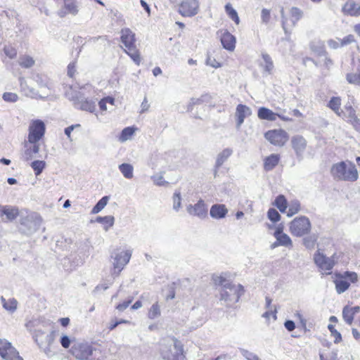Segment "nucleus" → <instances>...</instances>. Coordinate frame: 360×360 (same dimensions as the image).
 I'll list each match as a JSON object with an SVG mask.
<instances>
[{"mask_svg":"<svg viewBox=\"0 0 360 360\" xmlns=\"http://www.w3.org/2000/svg\"><path fill=\"white\" fill-rule=\"evenodd\" d=\"M97 223L103 224L105 225H113L115 222V218L112 216H105L103 217H98L95 221Z\"/></svg>","mask_w":360,"mask_h":360,"instance_id":"obj_47","label":"nucleus"},{"mask_svg":"<svg viewBox=\"0 0 360 360\" xmlns=\"http://www.w3.org/2000/svg\"><path fill=\"white\" fill-rule=\"evenodd\" d=\"M213 281L215 285H220L222 288H224V285L227 283H231L229 282L223 276H214Z\"/></svg>","mask_w":360,"mask_h":360,"instance_id":"obj_56","label":"nucleus"},{"mask_svg":"<svg viewBox=\"0 0 360 360\" xmlns=\"http://www.w3.org/2000/svg\"><path fill=\"white\" fill-rule=\"evenodd\" d=\"M64 9L68 11V13L72 15H76L78 13V6L75 0H65Z\"/></svg>","mask_w":360,"mask_h":360,"instance_id":"obj_32","label":"nucleus"},{"mask_svg":"<svg viewBox=\"0 0 360 360\" xmlns=\"http://www.w3.org/2000/svg\"><path fill=\"white\" fill-rule=\"evenodd\" d=\"M264 136L271 143L278 146H283L288 141L287 133L282 129L269 131Z\"/></svg>","mask_w":360,"mask_h":360,"instance_id":"obj_10","label":"nucleus"},{"mask_svg":"<svg viewBox=\"0 0 360 360\" xmlns=\"http://www.w3.org/2000/svg\"><path fill=\"white\" fill-rule=\"evenodd\" d=\"M292 147L297 157H302L307 146L305 139L300 135L294 136L291 139Z\"/></svg>","mask_w":360,"mask_h":360,"instance_id":"obj_16","label":"nucleus"},{"mask_svg":"<svg viewBox=\"0 0 360 360\" xmlns=\"http://www.w3.org/2000/svg\"><path fill=\"white\" fill-rule=\"evenodd\" d=\"M1 302L4 309L10 314L14 313L18 308V301L15 298L6 300L3 296L0 298Z\"/></svg>","mask_w":360,"mask_h":360,"instance_id":"obj_25","label":"nucleus"},{"mask_svg":"<svg viewBox=\"0 0 360 360\" xmlns=\"http://www.w3.org/2000/svg\"><path fill=\"white\" fill-rule=\"evenodd\" d=\"M1 356L5 360H23L20 356L19 353L15 347L11 345L5 354H1Z\"/></svg>","mask_w":360,"mask_h":360,"instance_id":"obj_28","label":"nucleus"},{"mask_svg":"<svg viewBox=\"0 0 360 360\" xmlns=\"http://www.w3.org/2000/svg\"><path fill=\"white\" fill-rule=\"evenodd\" d=\"M262 57L263 62L260 63V66L263 68L264 73L271 75L274 68L271 56L268 53H262Z\"/></svg>","mask_w":360,"mask_h":360,"instance_id":"obj_23","label":"nucleus"},{"mask_svg":"<svg viewBox=\"0 0 360 360\" xmlns=\"http://www.w3.org/2000/svg\"><path fill=\"white\" fill-rule=\"evenodd\" d=\"M342 278H349L352 283H356L358 280L357 274L352 271H345L342 275Z\"/></svg>","mask_w":360,"mask_h":360,"instance_id":"obj_61","label":"nucleus"},{"mask_svg":"<svg viewBox=\"0 0 360 360\" xmlns=\"http://www.w3.org/2000/svg\"><path fill=\"white\" fill-rule=\"evenodd\" d=\"M310 49L318 55H321L324 52L323 44L320 41H311L310 43Z\"/></svg>","mask_w":360,"mask_h":360,"instance_id":"obj_42","label":"nucleus"},{"mask_svg":"<svg viewBox=\"0 0 360 360\" xmlns=\"http://www.w3.org/2000/svg\"><path fill=\"white\" fill-rule=\"evenodd\" d=\"M121 41L125 48L129 50H133L135 46V34L129 28H124L121 30Z\"/></svg>","mask_w":360,"mask_h":360,"instance_id":"obj_12","label":"nucleus"},{"mask_svg":"<svg viewBox=\"0 0 360 360\" xmlns=\"http://www.w3.org/2000/svg\"><path fill=\"white\" fill-rule=\"evenodd\" d=\"M220 39L223 47L228 51H233L236 46V38L227 31L220 32Z\"/></svg>","mask_w":360,"mask_h":360,"instance_id":"obj_18","label":"nucleus"},{"mask_svg":"<svg viewBox=\"0 0 360 360\" xmlns=\"http://www.w3.org/2000/svg\"><path fill=\"white\" fill-rule=\"evenodd\" d=\"M154 184L157 186H165L168 184V182L164 180V177L162 174H155L151 176Z\"/></svg>","mask_w":360,"mask_h":360,"instance_id":"obj_55","label":"nucleus"},{"mask_svg":"<svg viewBox=\"0 0 360 360\" xmlns=\"http://www.w3.org/2000/svg\"><path fill=\"white\" fill-rule=\"evenodd\" d=\"M232 153L233 150L230 148H226L218 154L215 162V174L217 172V169L228 160Z\"/></svg>","mask_w":360,"mask_h":360,"instance_id":"obj_22","label":"nucleus"},{"mask_svg":"<svg viewBox=\"0 0 360 360\" xmlns=\"http://www.w3.org/2000/svg\"><path fill=\"white\" fill-rule=\"evenodd\" d=\"M331 174L339 181H355L359 174L356 166L350 162H340L332 166Z\"/></svg>","mask_w":360,"mask_h":360,"instance_id":"obj_2","label":"nucleus"},{"mask_svg":"<svg viewBox=\"0 0 360 360\" xmlns=\"http://www.w3.org/2000/svg\"><path fill=\"white\" fill-rule=\"evenodd\" d=\"M19 65L24 68H30L34 65V60L29 56H22L19 58Z\"/></svg>","mask_w":360,"mask_h":360,"instance_id":"obj_36","label":"nucleus"},{"mask_svg":"<svg viewBox=\"0 0 360 360\" xmlns=\"http://www.w3.org/2000/svg\"><path fill=\"white\" fill-rule=\"evenodd\" d=\"M313 259L320 271H322L323 274L326 275H329L331 274L333 266L338 262L339 256L335 252L330 257H327L324 254V250L319 247L314 255Z\"/></svg>","mask_w":360,"mask_h":360,"instance_id":"obj_4","label":"nucleus"},{"mask_svg":"<svg viewBox=\"0 0 360 360\" xmlns=\"http://www.w3.org/2000/svg\"><path fill=\"white\" fill-rule=\"evenodd\" d=\"M240 352L247 360H261L255 354L249 352L248 350L240 349Z\"/></svg>","mask_w":360,"mask_h":360,"instance_id":"obj_53","label":"nucleus"},{"mask_svg":"<svg viewBox=\"0 0 360 360\" xmlns=\"http://www.w3.org/2000/svg\"><path fill=\"white\" fill-rule=\"evenodd\" d=\"M67 96L73 102V105L76 108L90 112H93L96 109L95 101L86 99L79 91H72L71 94L68 93Z\"/></svg>","mask_w":360,"mask_h":360,"instance_id":"obj_8","label":"nucleus"},{"mask_svg":"<svg viewBox=\"0 0 360 360\" xmlns=\"http://www.w3.org/2000/svg\"><path fill=\"white\" fill-rule=\"evenodd\" d=\"M347 79L349 82V83L360 84V72L357 73L347 74Z\"/></svg>","mask_w":360,"mask_h":360,"instance_id":"obj_50","label":"nucleus"},{"mask_svg":"<svg viewBox=\"0 0 360 360\" xmlns=\"http://www.w3.org/2000/svg\"><path fill=\"white\" fill-rule=\"evenodd\" d=\"M274 204L281 212H285L287 200L283 195H280L276 198Z\"/></svg>","mask_w":360,"mask_h":360,"instance_id":"obj_39","label":"nucleus"},{"mask_svg":"<svg viewBox=\"0 0 360 360\" xmlns=\"http://www.w3.org/2000/svg\"><path fill=\"white\" fill-rule=\"evenodd\" d=\"M174 283L168 286V293L166 295V300H173L175 297V287Z\"/></svg>","mask_w":360,"mask_h":360,"instance_id":"obj_63","label":"nucleus"},{"mask_svg":"<svg viewBox=\"0 0 360 360\" xmlns=\"http://www.w3.org/2000/svg\"><path fill=\"white\" fill-rule=\"evenodd\" d=\"M187 212L193 216L199 218H204L207 214V210L203 200H199L195 205H189L187 207Z\"/></svg>","mask_w":360,"mask_h":360,"instance_id":"obj_13","label":"nucleus"},{"mask_svg":"<svg viewBox=\"0 0 360 360\" xmlns=\"http://www.w3.org/2000/svg\"><path fill=\"white\" fill-rule=\"evenodd\" d=\"M280 157L277 154H271L264 161V168L266 171L272 170L278 163Z\"/></svg>","mask_w":360,"mask_h":360,"instance_id":"obj_26","label":"nucleus"},{"mask_svg":"<svg viewBox=\"0 0 360 360\" xmlns=\"http://www.w3.org/2000/svg\"><path fill=\"white\" fill-rule=\"evenodd\" d=\"M4 53L9 58H15L17 56V50L11 45L5 46L4 49Z\"/></svg>","mask_w":360,"mask_h":360,"instance_id":"obj_49","label":"nucleus"},{"mask_svg":"<svg viewBox=\"0 0 360 360\" xmlns=\"http://www.w3.org/2000/svg\"><path fill=\"white\" fill-rule=\"evenodd\" d=\"M161 315L160 306L158 302H155L150 308L148 317L150 319H155Z\"/></svg>","mask_w":360,"mask_h":360,"instance_id":"obj_34","label":"nucleus"},{"mask_svg":"<svg viewBox=\"0 0 360 360\" xmlns=\"http://www.w3.org/2000/svg\"><path fill=\"white\" fill-rule=\"evenodd\" d=\"M251 114L252 110L248 106L243 104L238 105L236 109V117L237 118L236 128L239 129L244 122L245 119L250 116Z\"/></svg>","mask_w":360,"mask_h":360,"instance_id":"obj_14","label":"nucleus"},{"mask_svg":"<svg viewBox=\"0 0 360 360\" xmlns=\"http://www.w3.org/2000/svg\"><path fill=\"white\" fill-rule=\"evenodd\" d=\"M198 7L197 0H184L180 4L179 11L183 16L191 17L197 14Z\"/></svg>","mask_w":360,"mask_h":360,"instance_id":"obj_11","label":"nucleus"},{"mask_svg":"<svg viewBox=\"0 0 360 360\" xmlns=\"http://www.w3.org/2000/svg\"><path fill=\"white\" fill-rule=\"evenodd\" d=\"M344 14L357 17L360 15V2L348 0L342 7Z\"/></svg>","mask_w":360,"mask_h":360,"instance_id":"obj_17","label":"nucleus"},{"mask_svg":"<svg viewBox=\"0 0 360 360\" xmlns=\"http://www.w3.org/2000/svg\"><path fill=\"white\" fill-rule=\"evenodd\" d=\"M225 9L229 16L236 23L239 22V18L236 10L231 6L230 4L225 6Z\"/></svg>","mask_w":360,"mask_h":360,"instance_id":"obj_44","label":"nucleus"},{"mask_svg":"<svg viewBox=\"0 0 360 360\" xmlns=\"http://www.w3.org/2000/svg\"><path fill=\"white\" fill-rule=\"evenodd\" d=\"M160 354L163 360H185L183 345L179 340L172 339L162 345Z\"/></svg>","mask_w":360,"mask_h":360,"instance_id":"obj_3","label":"nucleus"},{"mask_svg":"<svg viewBox=\"0 0 360 360\" xmlns=\"http://www.w3.org/2000/svg\"><path fill=\"white\" fill-rule=\"evenodd\" d=\"M290 15L294 18V23L302 18L303 12L297 7H292L290 9Z\"/></svg>","mask_w":360,"mask_h":360,"instance_id":"obj_52","label":"nucleus"},{"mask_svg":"<svg viewBox=\"0 0 360 360\" xmlns=\"http://www.w3.org/2000/svg\"><path fill=\"white\" fill-rule=\"evenodd\" d=\"M261 18L263 23L267 24L270 20V10L263 8L261 13Z\"/></svg>","mask_w":360,"mask_h":360,"instance_id":"obj_62","label":"nucleus"},{"mask_svg":"<svg viewBox=\"0 0 360 360\" xmlns=\"http://www.w3.org/2000/svg\"><path fill=\"white\" fill-rule=\"evenodd\" d=\"M340 106L341 98L340 97H332L328 104V107L334 111V112L338 116H340L342 113Z\"/></svg>","mask_w":360,"mask_h":360,"instance_id":"obj_29","label":"nucleus"},{"mask_svg":"<svg viewBox=\"0 0 360 360\" xmlns=\"http://www.w3.org/2000/svg\"><path fill=\"white\" fill-rule=\"evenodd\" d=\"M137 128L134 127H127L124 128L122 130L121 134L119 136V141L121 143H124L128 140L131 139L133 135L134 134Z\"/></svg>","mask_w":360,"mask_h":360,"instance_id":"obj_27","label":"nucleus"},{"mask_svg":"<svg viewBox=\"0 0 360 360\" xmlns=\"http://www.w3.org/2000/svg\"><path fill=\"white\" fill-rule=\"evenodd\" d=\"M335 289L338 294L345 292L350 285L349 283L345 280H337L335 281Z\"/></svg>","mask_w":360,"mask_h":360,"instance_id":"obj_38","label":"nucleus"},{"mask_svg":"<svg viewBox=\"0 0 360 360\" xmlns=\"http://www.w3.org/2000/svg\"><path fill=\"white\" fill-rule=\"evenodd\" d=\"M354 314L350 309V307L348 306H346L343 308L342 310V317L345 320V321L351 325L352 323L353 319H354Z\"/></svg>","mask_w":360,"mask_h":360,"instance_id":"obj_41","label":"nucleus"},{"mask_svg":"<svg viewBox=\"0 0 360 360\" xmlns=\"http://www.w3.org/2000/svg\"><path fill=\"white\" fill-rule=\"evenodd\" d=\"M181 206V195L180 193H175L173 196V208L178 211Z\"/></svg>","mask_w":360,"mask_h":360,"instance_id":"obj_58","label":"nucleus"},{"mask_svg":"<svg viewBox=\"0 0 360 360\" xmlns=\"http://www.w3.org/2000/svg\"><path fill=\"white\" fill-rule=\"evenodd\" d=\"M39 323L38 321H30L25 324V327L32 333V338L39 349L46 356H50L53 352L51 347L55 341L57 330L53 329L52 322L43 324V326L46 325L50 327L49 333L44 331Z\"/></svg>","mask_w":360,"mask_h":360,"instance_id":"obj_1","label":"nucleus"},{"mask_svg":"<svg viewBox=\"0 0 360 360\" xmlns=\"http://www.w3.org/2000/svg\"><path fill=\"white\" fill-rule=\"evenodd\" d=\"M11 345V343L7 340L0 339V355L1 354H5Z\"/></svg>","mask_w":360,"mask_h":360,"instance_id":"obj_59","label":"nucleus"},{"mask_svg":"<svg viewBox=\"0 0 360 360\" xmlns=\"http://www.w3.org/2000/svg\"><path fill=\"white\" fill-rule=\"evenodd\" d=\"M96 349L86 342H75L70 349V354L77 360H91Z\"/></svg>","mask_w":360,"mask_h":360,"instance_id":"obj_6","label":"nucleus"},{"mask_svg":"<svg viewBox=\"0 0 360 360\" xmlns=\"http://www.w3.org/2000/svg\"><path fill=\"white\" fill-rule=\"evenodd\" d=\"M45 124L41 120L32 121L29 127L28 141L30 143H37L44 135Z\"/></svg>","mask_w":360,"mask_h":360,"instance_id":"obj_9","label":"nucleus"},{"mask_svg":"<svg viewBox=\"0 0 360 360\" xmlns=\"http://www.w3.org/2000/svg\"><path fill=\"white\" fill-rule=\"evenodd\" d=\"M290 225H310V221L306 217H300L295 218L291 223Z\"/></svg>","mask_w":360,"mask_h":360,"instance_id":"obj_54","label":"nucleus"},{"mask_svg":"<svg viewBox=\"0 0 360 360\" xmlns=\"http://www.w3.org/2000/svg\"><path fill=\"white\" fill-rule=\"evenodd\" d=\"M203 102V96L201 98H192L189 102V104L188 105V111H191L193 110V108L195 105H200Z\"/></svg>","mask_w":360,"mask_h":360,"instance_id":"obj_60","label":"nucleus"},{"mask_svg":"<svg viewBox=\"0 0 360 360\" xmlns=\"http://www.w3.org/2000/svg\"><path fill=\"white\" fill-rule=\"evenodd\" d=\"M131 257V251L129 250L126 251L117 250L112 253L111 257L113 259L112 275L113 276H118L120 275L124 266L129 263Z\"/></svg>","mask_w":360,"mask_h":360,"instance_id":"obj_7","label":"nucleus"},{"mask_svg":"<svg viewBox=\"0 0 360 360\" xmlns=\"http://www.w3.org/2000/svg\"><path fill=\"white\" fill-rule=\"evenodd\" d=\"M132 300H133V298H131L127 301H124L122 303L119 304L116 307V309L120 311L125 310L129 307V304L131 303Z\"/></svg>","mask_w":360,"mask_h":360,"instance_id":"obj_64","label":"nucleus"},{"mask_svg":"<svg viewBox=\"0 0 360 360\" xmlns=\"http://www.w3.org/2000/svg\"><path fill=\"white\" fill-rule=\"evenodd\" d=\"M258 117L261 120H266L269 121H275L277 118L278 114L274 112L269 108L261 107L258 110Z\"/></svg>","mask_w":360,"mask_h":360,"instance_id":"obj_24","label":"nucleus"},{"mask_svg":"<svg viewBox=\"0 0 360 360\" xmlns=\"http://www.w3.org/2000/svg\"><path fill=\"white\" fill-rule=\"evenodd\" d=\"M243 292L244 288L242 285L227 283L224 285V288H221L220 290V300H224L227 305H230L238 302Z\"/></svg>","mask_w":360,"mask_h":360,"instance_id":"obj_5","label":"nucleus"},{"mask_svg":"<svg viewBox=\"0 0 360 360\" xmlns=\"http://www.w3.org/2000/svg\"><path fill=\"white\" fill-rule=\"evenodd\" d=\"M328 328L331 333V335L333 336L335 338V340H334L335 343H339L342 340L341 334L331 324H329Z\"/></svg>","mask_w":360,"mask_h":360,"instance_id":"obj_51","label":"nucleus"},{"mask_svg":"<svg viewBox=\"0 0 360 360\" xmlns=\"http://www.w3.org/2000/svg\"><path fill=\"white\" fill-rule=\"evenodd\" d=\"M60 343L61 345V346L64 348V349H68L70 347L71 343L74 344V342H75V339L73 338L72 339L69 337L68 335H65V334H63L60 338Z\"/></svg>","mask_w":360,"mask_h":360,"instance_id":"obj_45","label":"nucleus"},{"mask_svg":"<svg viewBox=\"0 0 360 360\" xmlns=\"http://www.w3.org/2000/svg\"><path fill=\"white\" fill-rule=\"evenodd\" d=\"M125 52L130 56V58L136 65H139L140 64L141 57L139 51L136 49V46H134L131 51L125 50Z\"/></svg>","mask_w":360,"mask_h":360,"instance_id":"obj_46","label":"nucleus"},{"mask_svg":"<svg viewBox=\"0 0 360 360\" xmlns=\"http://www.w3.org/2000/svg\"><path fill=\"white\" fill-rule=\"evenodd\" d=\"M120 172L127 179H131L133 177L134 167L129 163H122L118 167Z\"/></svg>","mask_w":360,"mask_h":360,"instance_id":"obj_30","label":"nucleus"},{"mask_svg":"<svg viewBox=\"0 0 360 360\" xmlns=\"http://www.w3.org/2000/svg\"><path fill=\"white\" fill-rule=\"evenodd\" d=\"M292 234L296 236H303L310 233L311 226H290Z\"/></svg>","mask_w":360,"mask_h":360,"instance_id":"obj_31","label":"nucleus"},{"mask_svg":"<svg viewBox=\"0 0 360 360\" xmlns=\"http://www.w3.org/2000/svg\"><path fill=\"white\" fill-rule=\"evenodd\" d=\"M0 213L1 214V216L5 215L7 220L10 222H12L18 216L20 215L18 208L11 205H1Z\"/></svg>","mask_w":360,"mask_h":360,"instance_id":"obj_20","label":"nucleus"},{"mask_svg":"<svg viewBox=\"0 0 360 360\" xmlns=\"http://www.w3.org/2000/svg\"><path fill=\"white\" fill-rule=\"evenodd\" d=\"M267 216L268 218L274 223L277 222L280 219V214L274 208H270L269 210Z\"/></svg>","mask_w":360,"mask_h":360,"instance_id":"obj_48","label":"nucleus"},{"mask_svg":"<svg viewBox=\"0 0 360 360\" xmlns=\"http://www.w3.org/2000/svg\"><path fill=\"white\" fill-rule=\"evenodd\" d=\"M39 145L34 143L33 146H30V148H27L24 154H23V158L25 160L27 161L29 160H31L34 158V156L39 153Z\"/></svg>","mask_w":360,"mask_h":360,"instance_id":"obj_33","label":"nucleus"},{"mask_svg":"<svg viewBox=\"0 0 360 360\" xmlns=\"http://www.w3.org/2000/svg\"><path fill=\"white\" fill-rule=\"evenodd\" d=\"M19 81L21 91L25 96L33 98H43L34 88L29 86L24 77H20Z\"/></svg>","mask_w":360,"mask_h":360,"instance_id":"obj_19","label":"nucleus"},{"mask_svg":"<svg viewBox=\"0 0 360 360\" xmlns=\"http://www.w3.org/2000/svg\"><path fill=\"white\" fill-rule=\"evenodd\" d=\"M45 165V162L42 160H35L31 164V167L33 169L36 176H39L42 172Z\"/></svg>","mask_w":360,"mask_h":360,"instance_id":"obj_40","label":"nucleus"},{"mask_svg":"<svg viewBox=\"0 0 360 360\" xmlns=\"http://www.w3.org/2000/svg\"><path fill=\"white\" fill-rule=\"evenodd\" d=\"M274 236L276 238V241L271 245V249H274L280 245L287 247L292 244L290 237L287 234L283 233L282 229L280 228L275 231Z\"/></svg>","mask_w":360,"mask_h":360,"instance_id":"obj_15","label":"nucleus"},{"mask_svg":"<svg viewBox=\"0 0 360 360\" xmlns=\"http://www.w3.org/2000/svg\"><path fill=\"white\" fill-rule=\"evenodd\" d=\"M228 213V209L224 204L213 205L210 211V216L214 219L224 218Z\"/></svg>","mask_w":360,"mask_h":360,"instance_id":"obj_21","label":"nucleus"},{"mask_svg":"<svg viewBox=\"0 0 360 360\" xmlns=\"http://www.w3.org/2000/svg\"><path fill=\"white\" fill-rule=\"evenodd\" d=\"M318 236L316 233L308 234L304 238V245L307 249H313L317 240Z\"/></svg>","mask_w":360,"mask_h":360,"instance_id":"obj_35","label":"nucleus"},{"mask_svg":"<svg viewBox=\"0 0 360 360\" xmlns=\"http://www.w3.org/2000/svg\"><path fill=\"white\" fill-rule=\"evenodd\" d=\"M346 109L348 112V117L349 118L351 123L354 125L359 124L360 120L356 115L355 110L351 105L347 107Z\"/></svg>","mask_w":360,"mask_h":360,"instance_id":"obj_43","label":"nucleus"},{"mask_svg":"<svg viewBox=\"0 0 360 360\" xmlns=\"http://www.w3.org/2000/svg\"><path fill=\"white\" fill-rule=\"evenodd\" d=\"M109 200L108 196H103L101 199L98 200V202L96 204V205L93 207L91 210V213L96 214L101 211L107 205Z\"/></svg>","mask_w":360,"mask_h":360,"instance_id":"obj_37","label":"nucleus"},{"mask_svg":"<svg viewBox=\"0 0 360 360\" xmlns=\"http://www.w3.org/2000/svg\"><path fill=\"white\" fill-rule=\"evenodd\" d=\"M3 99L6 102H15L18 99V96L15 93L6 92L3 94Z\"/></svg>","mask_w":360,"mask_h":360,"instance_id":"obj_57","label":"nucleus"}]
</instances>
